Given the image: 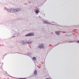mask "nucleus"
Here are the masks:
<instances>
[{
	"label": "nucleus",
	"instance_id": "obj_1",
	"mask_svg": "<svg viewBox=\"0 0 79 79\" xmlns=\"http://www.w3.org/2000/svg\"><path fill=\"white\" fill-rule=\"evenodd\" d=\"M4 10H6L8 12H10V13H15V12H18V11H19L21 10L19 8H18L16 9H6V8H4Z\"/></svg>",
	"mask_w": 79,
	"mask_h": 79
},
{
	"label": "nucleus",
	"instance_id": "obj_2",
	"mask_svg": "<svg viewBox=\"0 0 79 79\" xmlns=\"http://www.w3.org/2000/svg\"><path fill=\"white\" fill-rule=\"evenodd\" d=\"M26 37H31V36H34V34L32 33H30L27 34L25 35Z\"/></svg>",
	"mask_w": 79,
	"mask_h": 79
},
{
	"label": "nucleus",
	"instance_id": "obj_3",
	"mask_svg": "<svg viewBox=\"0 0 79 79\" xmlns=\"http://www.w3.org/2000/svg\"><path fill=\"white\" fill-rule=\"evenodd\" d=\"M38 48H39L40 49H41V48L43 49L44 48V44H40L38 46Z\"/></svg>",
	"mask_w": 79,
	"mask_h": 79
},
{
	"label": "nucleus",
	"instance_id": "obj_4",
	"mask_svg": "<svg viewBox=\"0 0 79 79\" xmlns=\"http://www.w3.org/2000/svg\"><path fill=\"white\" fill-rule=\"evenodd\" d=\"M22 45H25L26 44H27V42H26V41L25 40H23V41L22 42Z\"/></svg>",
	"mask_w": 79,
	"mask_h": 79
},
{
	"label": "nucleus",
	"instance_id": "obj_5",
	"mask_svg": "<svg viewBox=\"0 0 79 79\" xmlns=\"http://www.w3.org/2000/svg\"><path fill=\"white\" fill-rule=\"evenodd\" d=\"M34 74L35 76H36V75L37 74V70H35Z\"/></svg>",
	"mask_w": 79,
	"mask_h": 79
},
{
	"label": "nucleus",
	"instance_id": "obj_6",
	"mask_svg": "<svg viewBox=\"0 0 79 79\" xmlns=\"http://www.w3.org/2000/svg\"><path fill=\"white\" fill-rule=\"evenodd\" d=\"M44 24H51V23H50L49 22H47L46 21H44Z\"/></svg>",
	"mask_w": 79,
	"mask_h": 79
},
{
	"label": "nucleus",
	"instance_id": "obj_7",
	"mask_svg": "<svg viewBox=\"0 0 79 79\" xmlns=\"http://www.w3.org/2000/svg\"><path fill=\"white\" fill-rule=\"evenodd\" d=\"M24 55H27V56H31V53H30L29 52H28L27 53V54H24Z\"/></svg>",
	"mask_w": 79,
	"mask_h": 79
},
{
	"label": "nucleus",
	"instance_id": "obj_8",
	"mask_svg": "<svg viewBox=\"0 0 79 79\" xmlns=\"http://www.w3.org/2000/svg\"><path fill=\"white\" fill-rule=\"evenodd\" d=\"M55 33L57 34V35H60V31H56Z\"/></svg>",
	"mask_w": 79,
	"mask_h": 79
},
{
	"label": "nucleus",
	"instance_id": "obj_9",
	"mask_svg": "<svg viewBox=\"0 0 79 79\" xmlns=\"http://www.w3.org/2000/svg\"><path fill=\"white\" fill-rule=\"evenodd\" d=\"M27 44H32V42H27Z\"/></svg>",
	"mask_w": 79,
	"mask_h": 79
},
{
	"label": "nucleus",
	"instance_id": "obj_10",
	"mask_svg": "<svg viewBox=\"0 0 79 79\" xmlns=\"http://www.w3.org/2000/svg\"><path fill=\"white\" fill-rule=\"evenodd\" d=\"M32 60L33 61L34 60H36V57H33Z\"/></svg>",
	"mask_w": 79,
	"mask_h": 79
},
{
	"label": "nucleus",
	"instance_id": "obj_11",
	"mask_svg": "<svg viewBox=\"0 0 79 79\" xmlns=\"http://www.w3.org/2000/svg\"><path fill=\"white\" fill-rule=\"evenodd\" d=\"M39 12V11L38 10H36L35 11V13L36 14L38 13Z\"/></svg>",
	"mask_w": 79,
	"mask_h": 79
},
{
	"label": "nucleus",
	"instance_id": "obj_12",
	"mask_svg": "<svg viewBox=\"0 0 79 79\" xmlns=\"http://www.w3.org/2000/svg\"><path fill=\"white\" fill-rule=\"evenodd\" d=\"M18 79H26V78H18Z\"/></svg>",
	"mask_w": 79,
	"mask_h": 79
},
{
	"label": "nucleus",
	"instance_id": "obj_13",
	"mask_svg": "<svg viewBox=\"0 0 79 79\" xmlns=\"http://www.w3.org/2000/svg\"><path fill=\"white\" fill-rule=\"evenodd\" d=\"M77 42H78V43H79V40H78L77 41Z\"/></svg>",
	"mask_w": 79,
	"mask_h": 79
},
{
	"label": "nucleus",
	"instance_id": "obj_14",
	"mask_svg": "<svg viewBox=\"0 0 79 79\" xmlns=\"http://www.w3.org/2000/svg\"><path fill=\"white\" fill-rule=\"evenodd\" d=\"M13 37H15V36H13Z\"/></svg>",
	"mask_w": 79,
	"mask_h": 79
},
{
	"label": "nucleus",
	"instance_id": "obj_15",
	"mask_svg": "<svg viewBox=\"0 0 79 79\" xmlns=\"http://www.w3.org/2000/svg\"><path fill=\"white\" fill-rule=\"evenodd\" d=\"M69 42H72V41H69Z\"/></svg>",
	"mask_w": 79,
	"mask_h": 79
},
{
	"label": "nucleus",
	"instance_id": "obj_16",
	"mask_svg": "<svg viewBox=\"0 0 79 79\" xmlns=\"http://www.w3.org/2000/svg\"><path fill=\"white\" fill-rule=\"evenodd\" d=\"M10 76V77H11V76Z\"/></svg>",
	"mask_w": 79,
	"mask_h": 79
},
{
	"label": "nucleus",
	"instance_id": "obj_17",
	"mask_svg": "<svg viewBox=\"0 0 79 79\" xmlns=\"http://www.w3.org/2000/svg\"><path fill=\"white\" fill-rule=\"evenodd\" d=\"M17 20H19V19H17Z\"/></svg>",
	"mask_w": 79,
	"mask_h": 79
},
{
	"label": "nucleus",
	"instance_id": "obj_18",
	"mask_svg": "<svg viewBox=\"0 0 79 79\" xmlns=\"http://www.w3.org/2000/svg\"><path fill=\"white\" fill-rule=\"evenodd\" d=\"M65 41H64L63 42H65Z\"/></svg>",
	"mask_w": 79,
	"mask_h": 79
},
{
	"label": "nucleus",
	"instance_id": "obj_19",
	"mask_svg": "<svg viewBox=\"0 0 79 79\" xmlns=\"http://www.w3.org/2000/svg\"><path fill=\"white\" fill-rule=\"evenodd\" d=\"M1 40L0 39V41H1Z\"/></svg>",
	"mask_w": 79,
	"mask_h": 79
}]
</instances>
